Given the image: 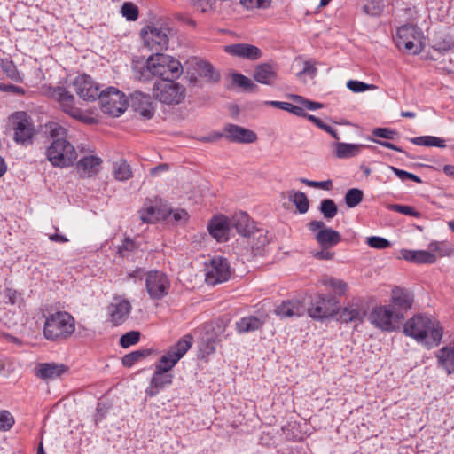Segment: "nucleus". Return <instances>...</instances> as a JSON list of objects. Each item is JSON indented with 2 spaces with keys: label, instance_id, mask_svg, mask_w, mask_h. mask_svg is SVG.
<instances>
[{
  "label": "nucleus",
  "instance_id": "bf43d9fd",
  "mask_svg": "<svg viewBox=\"0 0 454 454\" xmlns=\"http://www.w3.org/2000/svg\"><path fill=\"white\" fill-rule=\"evenodd\" d=\"M312 256L317 260L330 261L334 258L335 253L330 248L321 247L320 250L312 252Z\"/></svg>",
  "mask_w": 454,
  "mask_h": 454
},
{
  "label": "nucleus",
  "instance_id": "c9c22d12",
  "mask_svg": "<svg viewBox=\"0 0 454 454\" xmlns=\"http://www.w3.org/2000/svg\"><path fill=\"white\" fill-rule=\"evenodd\" d=\"M194 69L197 74L205 79L207 82H217L220 78L219 73L213 67V66L204 60H199L195 63Z\"/></svg>",
  "mask_w": 454,
  "mask_h": 454
},
{
  "label": "nucleus",
  "instance_id": "5fc2aeb1",
  "mask_svg": "<svg viewBox=\"0 0 454 454\" xmlns=\"http://www.w3.org/2000/svg\"><path fill=\"white\" fill-rule=\"evenodd\" d=\"M366 244L372 247L377 249H384L390 247V241L387 240L385 238L378 237V236H372L367 238Z\"/></svg>",
  "mask_w": 454,
  "mask_h": 454
},
{
  "label": "nucleus",
  "instance_id": "39448f33",
  "mask_svg": "<svg viewBox=\"0 0 454 454\" xmlns=\"http://www.w3.org/2000/svg\"><path fill=\"white\" fill-rule=\"evenodd\" d=\"M231 225L240 236L249 239L254 251L261 249L269 243L268 231L259 228L257 223L244 211L233 215Z\"/></svg>",
  "mask_w": 454,
  "mask_h": 454
},
{
  "label": "nucleus",
  "instance_id": "37998d69",
  "mask_svg": "<svg viewBox=\"0 0 454 454\" xmlns=\"http://www.w3.org/2000/svg\"><path fill=\"white\" fill-rule=\"evenodd\" d=\"M152 352L153 351L150 349L133 351L129 354L125 355L121 359V363L125 367L130 368L138 361L151 355Z\"/></svg>",
  "mask_w": 454,
  "mask_h": 454
},
{
  "label": "nucleus",
  "instance_id": "f257e3e1",
  "mask_svg": "<svg viewBox=\"0 0 454 454\" xmlns=\"http://www.w3.org/2000/svg\"><path fill=\"white\" fill-rule=\"evenodd\" d=\"M49 137L52 139L46 148V159L53 167L68 168L77 160V152L74 145L67 139V129L58 122L46 124Z\"/></svg>",
  "mask_w": 454,
  "mask_h": 454
},
{
  "label": "nucleus",
  "instance_id": "0eeeda50",
  "mask_svg": "<svg viewBox=\"0 0 454 454\" xmlns=\"http://www.w3.org/2000/svg\"><path fill=\"white\" fill-rule=\"evenodd\" d=\"M403 319V315L391 305L375 306L368 316L369 322L374 327L387 333L395 331Z\"/></svg>",
  "mask_w": 454,
  "mask_h": 454
},
{
  "label": "nucleus",
  "instance_id": "49530a36",
  "mask_svg": "<svg viewBox=\"0 0 454 454\" xmlns=\"http://www.w3.org/2000/svg\"><path fill=\"white\" fill-rule=\"evenodd\" d=\"M320 212L325 218L332 219L337 215L338 208L333 200L325 199L320 204Z\"/></svg>",
  "mask_w": 454,
  "mask_h": 454
},
{
  "label": "nucleus",
  "instance_id": "f704fd0d",
  "mask_svg": "<svg viewBox=\"0 0 454 454\" xmlns=\"http://www.w3.org/2000/svg\"><path fill=\"white\" fill-rule=\"evenodd\" d=\"M365 313L357 304H348L340 311L339 320L341 323L362 322Z\"/></svg>",
  "mask_w": 454,
  "mask_h": 454
},
{
  "label": "nucleus",
  "instance_id": "f8f14e48",
  "mask_svg": "<svg viewBox=\"0 0 454 454\" xmlns=\"http://www.w3.org/2000/svg\"><path fill=\"white\" fill-rule=\"evenodd\" d=\"M306 310L312 319L324 321L339 313V304L333 297L318 294Z\"/></svg>",
  "mask_w": 454,
  "mask_h": 454
},
{
  "label": "nucleus",
  "instance_id": "a211bd4d",
  "mask_svg": "<svg viewBox=\"0 0 454 454\" xmlns=\"http://www.w3.org/2000/svg\"><path fill=\"white\" fill-rule=\"evenodd\" d=\"M102 163L103 160L98 155L90 152L76 161L75 170L80 178H90L100 172Z\"/></svg>",
  "mask_w": 454,
  "mask_h": 454
},
{
  "label": "nucleus",
  "instance_id": "2f4dec72",
  "mask_svg": "<svg viewBox=\"0 0 454 454\" xmlns=\"http://www.w3.org/2000/svg\"><path fill=\"white\" fill-rule=\"evenodd\" d=\"M435 357L437 364L445 371L448 375L454 374V347L445 346L440 348Z\"/></svg>",
  "mask_w": 454,
  "mask_h": 454
},
{
  "label": "nucleus",
  "instance_id": "a19ab883",
  "mask_svg": "<svg viewBox=\"0 0 454 454\" xmlns=\"http://www.w3.org/2000/svg\"><path fill=\"white\" fill-rule=\"evenodd\" d=\"M385 4L383 0H363L364 12L372 17H379L383 12Z\"/></svg>",
  "mask_w": 454,
  "mask_h": 454
},
{
  "label": "nucleus",
  "instance_id": "e433bc0d",
  "mask_svg": "<svg viewBox=\"0 0 454 454\" xmlns=\"http://www.w3.org/2000/svg\"><path fill=\"white\" fill-rule=\"evenodd\" d=\"M114 178L120 182L128 181L132 177V169L126 160L121 159L113 163L112 168Z\"/></svg>",
  "mask_w": 454,
  "mask_h": 454
},
{
  "label": "nucleus",
  "instance_id": "cd10ccee",
  "mask_svg": "<svg viewBox=\"0 0 454 454\" xmlns=\"http://www.w3.org/2000/svg\"><path fill=\"white\" fill-rule=\"evenodd\" d=\"M224 131L226 137L231 142L254 143L257 139V136L254 131L235 124L225 126Z\"/></svg>",
  "mask_w": 454,
  "mask_h": 454
},
{
  "label": "nucleus",
  "instance_id": "4c0bfd02",
  "mask_svg": "<svg viewBox=\"0 0 454 454\" xmlns=\"http://www.w3.org/2000/svg\"><path fill=\"white\" fill-rule=\"evenodd\" d=\"M287 198L295 205V207L299 213L305 214L308 212L309 202L304 192L291 190L287 192Z\"/></svg>",
  "mask_w": 454,
  "mask_h": 454
},
{
  "label": "nucleus",
  "instance_id": "864d4df0",
  "mask_svg": "<svg viewBox=\"0 0 454 454\" xmlns=\"http://www.w3.org/2000/svg\"><path fill=\"white\" fill-rule=\"evenodd\" d=\"M231 78L234 84L247 90H252L256 87V85L253 83V82L244 74H232Z\"/></svg>",
  "mask_w": 454,
  "mask_h": 454
},
{
  "label": "nucleus",
  "instance_id": "6e6d98bb",
  "mask_svg": "<svg viewBox=\"0 0 454 454\" xmlns=\"http://www.w3.org/2000/svg\"><path fill=\"white\" fill-rule=\"evenodd\" d=\"M300 182L313 188H319L323 190H330L333 186L332 180L328 179L325 181H312L306 178H300Z\"/></svg>",
  "mask_w": 454,
  "mask_h": 454
},
{
  "label": "nucleus",
  "instance_id": "423d86ee",
  "mask_svg": "<svg viewBox=\"0 0 454 454\" xmlns=\"http://www.w3.org/2000/svg\"><path fill=\"white\" fill-rule=\"evenodd\" d=\"M9 123L13 130V140L16 144L27 146L33 143L37 129L32 117L24 111H18L9 117Z\"/></svg>",
  "mask_w": 454,
  "mask_h": 454
},
{
  "label": "nucleus",
  "instance_id": "c756f323",
  "mask_svg": "<svg viewBox=\"0 0 454 454\" xmlns=\"http://www.w3.org/2000/svg\"><path fill=\"white\" fill-rule=\"evenodd\" d=\"M414 299L412 294L402 287L395 286L391 291L390 302L400 310L407 311L411 309Z\"/></svg>",
  "mask_w": 454,
  "mask_h": 454
},
{
  "label": "nucleus",
  "instance_id": "6e6552de",
  "mask_svg": "<svg viewBox=\"0 0 454 454\" xmlns=\"http://www.w3.org/2000/svg\"><path fill=\"white\" fill-rule=\"evenodd\" d=\"M152 94L155 99L167 105H178L182 103L186 95V89L174 79L159 81L154 83Z\"/></svg>",
  "mask_w": 454,
  "mask_h": 454
},
{
  "label": "nucleus",
  "instance_id": "412c9836",
  "mask_svg": "<svg viewBox=\"0 0 454 454\" xmlns=\"http://www.w3.org/2000/svg\"><path fill=\"white\" fill-rule=\"evenodd\" d=\"M231 222L224 215H214L207 223V231L212 238L218 242H225L229 239L230 226Z\"/></svg>",
  "mask_w": 454,
  "mask_h": 454
},
{
  "label": "nucleus",
  "instance_id": "ea45409f",
  "mask_svg": "<svg viewBox=\"0 0 454 454\" xmlns=\"http://www.w3.org/2000/svg\"><path fill=\"white\" fill-rule=\"evenodd\" d=\"M410 141L419 146L427 147H439L444 148L446 146L445 140L434 136H421L410 139Z\"/></svg>",
  "mask_w": 454,
  "mask_h": 454
},
{
  "label": "nucleus",
  "instance_id": "20e7f679",
  "mask_svg": "<svg viewBox=\"0 0 454 454\" xmlns=\"http://www.w3.org/2000/svg\"><path fill=\"white\" fill-rule=\"evenodd\" d=\"M75 319L67 311L59 310L49 314L44 321L43 333L47 340L63 342L75 332Z\"/></svg>",
  "mask_w": 454,
  "mask_h": 454
},
{
  "label": "nucleus",
  "instance_id": "4d7b16f0",
  "mask_svg": "<svg viewBox=\"0 0 454 454\" xmlns=\"http://www.w3.org/2000/svg\"><path fill=\"white\" fill-rule=\"evenodd\" d=\"M292 98L296 103L301 105V107H303V109L306 108L308 110H317L323 106L321 103L305 99L303 97L299 95H294Z\"/></svg>",
  "mask_w": 454,
  "mask_h": 454
},
{
  "label": "nucleus",
  "instance_id": "58836bf2",
  "mask_svg": "<svg viewBox=\"0 0 454 454\" xmlns=\"http://www.w3.org/2000/svg\"><path fill=\"white\" fill-rule=\"evenodd\" d=\"M0 71L9 79L21 82L23 81L22 75L20 74L17 67L12 60L3 59L0 60Z\"/></svg>",
  "mask_w": 454,
  "mask_h": 454
},
{
  "label": "nucleus",
  "instance_id": "69168bd1",
  "mask_svg": "<svg viewBox=\"0 0 454 454\" xmlns=\"http://www.w3.org/2000/svg\"><path fill=\"white\" fill-rule=\"evenodd\" d=\"M317 73V68L315 67V62L310 60H307L304 62L303 69L298 74V75L301 74H309L314 76Z\"/></svg>",
  "mask_w": 454,
  "mask_h": 454
},
{
  "label": "nucleus",
  "instance_id": "603ef678",
  "mask_svg": "<svg viewBox=\"0 0 454 454\" xmlns=\"http://www.w3.org/2000/svg\"><path fill=\"white\" fill-rule=\"evenodd\" d=\"M388 168L391 171H393L395 174V176L403 182H404L406 180H411L418 184L422 183L421 178L415 174L410 173V172L403 170V169H399L394 166H388Z\"/></svg>",
  "mask_w": 454,
  "mask_h": 454
},
{
  "label": "nucleus",
  "instance_id": "e2e57ef3",
  "mask_svg": "<svg viewBox=\"0 0 454 454\" xmlns=\"http://www.w3.org/2000/svg\"><path fill=\"white\" fill-rule=\"evenodd\" d=\"M282 110H285L288 113H291L296 116H305L306 115V113L303 109V107L301 106H296V105H293L291 103H288V102H284V106H283V108Z\"/></svg>",
  "mask_w": 454,
  "mask_h": 454
},
{
  "label": "nucleus",
  "instance_id": "a878e982",
  "mask_svg": "<svg viewBox=\"0 0 454 454\" xmlns=\"http://www.w3.org/2000/svg\"><path fill=\"white\" fill-rule=\"evenodd\" d=\"M333 148V156L337 159H350L356 157L364 148H372V145L364 144H354L345 142H336L332 145Z\"/></svg>",
  "mask_w": 454,
  "mask_h": 454
},
{
  "label": "nucleus",
  "instance_id": "79ce46f5",
  "mask_svg": "<svg viewBox=\"0 0 454 454\" xmlns=\"http://www.w3.org/2000/svg\"><path fill=\"white\" fill-rule=\"evenodd\" d=\"M321 282L325 286L339 295L344 294L347 291V283L341 279L326 276L322 278Z\"/></svg>",
  "mask_w": 454,
  "mask_h": 454
},
{
  "label": "nucleus",
  "instance_id": "b1692460",
  "mask_svg": "<svg viewBox=\"0 0 454 454\" xmlns=\"http://www.w3.org/2000/svg\"><path fill=\"white\" fill-rule=\"evenodd\" d=\"M64 364L41 363L35 368V375L43 380H55L68 372Z\"/></svg>",
  "mask_w": 454,
  "mask_h": 454
},
{
  "label": "nucleus",
  "instance_id": "393cba45",
  "mask_svg": "<svg viewBox=\"0 0 454 454\" xmlns=\"http://www.w3.org/2000/svg\"><path fill=\"white\" fill-rule=\"evenodd\" d=\"M173 375L155 368V371L150 380L149 385L145 389V395L153 397L167 386L172 384Z\"/></svg>",
  "mask_w": 454,
  "mask_h": 454
},
{
  "label": "nucleus",
  "instance_id": "9b49d317",
  "mask_svg": "<svg viewBox=\"0 0 454 454\" xmlns=\"http://www.w3.org/2000/svg\"><path fill=\"white\" fill-rule=\"evenodd\" d=\"M193 337L191 334H185L175 345L164 354L159 360L155 368L170 373L178 361L186 354L192 345Z\"/></svg>",
  "mask_w": 454,
  "mask_h": 454
},
{
  "label": "nucleus",
  "instance_id": "5701e85b",
  "mask_svg": "<svg viewBox=\"0 0 454 454\" xmlns=\"http://www.w3.org/2000/svg\"><path fill=\"white\" fill-rule=\"evenodd\" d=\"M224 51L231 56L248 60H257L262 56V51L257 46L249 43L226 45Z\"/></svg>",
  "mask_w": 454,
  "mask_h": 454
},
{
  "label": "nucleus",
  "instance_id": "0e129e2a",
  "mask_svg": "<svg viewBox=\"0 0 454 454\" xmlns=\"http://www.w3.org/2000/svg\"><path fill=\"white\" fill-rule=\"evenodd\" d=\"M215 345H216V341L215 339H212V338L207 339L200 346V351L203 352L204 354L209 356V355L215 353Z\"/></svg>",
  "mask_w": 454,
  "mask_h": 454
},
{
  "label": "nucleus",
  "instance_id": "2eb2a0df",
  "mask_svg": "<svg viewBox=\"0 0 454 454\" xmlns=\"http://www.w3.org/2000/svg\"><path fill=\"white\" fill-rule=\"evenodd\" d=\"M48 94L52 99L59 103V106L66 114L74 119L87 121L82 111L75 107L74 97L70 91L63 87H54L49 90Z\"/></svg>",
  "mask_w": 454,
  "mask_h": 454
},
{
  "label": "nucleus",
  "instance_id": "3c124183",
  "mask_svg": "<svg viewBox=\"0 0 454 454\" xmlns=\"http://www.w3.org/2000/svg\"><path fill=\"white\" fill-rule=\"evenodd\" d=\"M140 339V333L137 331H130L123 334L120 338V345L122 348H129L137 344Z\"/></svg>",
  "mask_w": 454,
  "mask_h": 454
},
{
  "label": "nucleus",
  "instance_id": "4468645a",
  "mask_svg": "<svg viewBox=\"0 0 454 454\" xmlns=\"http://www.w3.org/2000/svg\"><path fill=\"white\" fill-rule=\"evenodd\" d=\"M168 32L167 27H145L140 33L144 46L155 53L165 51L169 43Z\"/></svg>",
  "mask_w": 454,
  "mask_h": 454
},
{
  "label": "nucleus",
  "instance_id": "473e14b6",
  "mask_svg": "<svg viewBox=\"0 0 454 454\" xmlns=\"http://www.w3.org/2000/svg\"><path fill=\"white\" fill-rule=\"evenodd\" d=\"M264 323L265 318L254 315H249L247 317H243L239 321H237L235 324V327L236 331L239 333L243 334L261 329L263 326Z\"/></svg>",
  "mask_w": 454,
  "mask_h": 454
},
{
  "label": "nucleus",
  "instance_id": "f03ea898",
  "mask_svg": "<svg viewBox=\"0 0 454 454\" xmlns=\"http://www.w3.org/2000/svg\"><path fill=\"white\" fill-rule=\"evenodd\" d=\"M403 332L427 348L437 347L442 342L444 328L436 318L419 313L409 318L403 325Z\"/></svg>",
  "mask_w": 454,
  "mask_h": 454
},
{
  "label": "nucleus",
  "instance_id": "13d9d810",
  "mask_svg": "<svg viewBox=\"0 0 454 454\" xmlns=\"http://www.w3.org/2000/svg\"><path fill=\"white\" fill-rule=\"evenodd\" d=\"M240 4L247 10L257 8H267L270 4V0H240Z\"/></svg>",
  "mask_w": 454,
  "mask_h": 454
},
{
  "label": "nucleus",
  "instance_id": "72a5a7b5",
  "mask_svg": "<svg viewBox=\"0 0 454 454\" xmlns=\"http://www.w3.org/2000/svg\"><path fill=\"white\" fill-rule=\"evenodd\" d=\"M254 79L259 83L272 85L277 79V71L270 64L258 65L254 70Z\"/></svg>",
  "mask_w": 454,
  "mask_h": 454
},
{
  "label": "nucleus",
  "instance_id": "dca6fc26",
  "mask_svg": "<svg viewBox=\"0 0 454 454\" xmlns=\"http://www.w3.org/2000/svg\"><path fill=\"white\" fill-rule=\"evenodd\" d=\"M205 279L208 285L215 286L227 281L231 277V269L227 259L214 257L205 266Z\"/></svg>",
  "mask_w": 454,
  "mask_h": 454
},
{
  "label": "nucleus",
  "instance_id": "a18cd8bd",
  "mask_svg": "<svg viewBox=\"0 0 454 454\" xmlns=\"http://www.w3.org/2000/svg\"><path fill=\"white\" fill-rule=\"evenodd\" d=\"M364 198V192L358 188H351L345 194V203L348 208H353L359 205Z\"/></svg>",
  "mask_w": 454,
  "mask_h": 454
},
{
  "label": "nucleus",
  "instance_id": "bb28decb",
  "mask_svg": "<svg viewBox=\"0 0 454 454\" xmlns=\"http://www.w3.org/2000/svg\"><path fill=\"white\" fill-rule=\"evenodd\" d=\"M131 106L141 116L150 119L154 114V107L149 95L136 91L131 95Z\"/></svg>",
  "mask_w": 454,
  "mask_h": 454
},
{
  "label": "nucleus",
  "instance_id": "9d476101",
  "mask_svg": "<svg viewBox=\"0 0 454 454\" xmlns=\"http://www.w3.org/2000/svg\"><path fill=\"white\" fill-rule=\"evenodd\" d=\"M145 286L149 298L153 301H160L169 294L171 281L165 272L151 270L145 274Z\"/></svg>",
  "mask_w": 454,
  "mask_h": 454
},
{
  "label": "nucleus",
  "instance_id": "680f3d73",
  "mask_svg": "<svg viewBox=\"0 0 454 454\" xmlns=\"http://www.w3.org/2000/svg\"><path fill=\"white\" fill-rule=\"evenodd\" d=\"M394 210H395L398 213H401L405 215H411L414 217H419L420 213L415 210L412 207L405 206V205H394L393 206Z\"/></svg>",
  "mask_w": 454,
  "mask_h": 454
},
{
  "label": "nucleus",
  "instance_id": "aec40b11",
  "mask_svg": "<svg viewBox=\"0 0 454 454\" xmlns=\"http://www.w3.org/2000/svg\"><path fill=\"white\" fill-rule=\"evenodd\" d=\"M131 309L128 300L114 297V301L108 306L109 321L114 326L121 325L129 318Z\"/></svg>",
  "mask_w": 454,
  "mask_h": 454
},
{
  "label": "nucleus",
  "instance_id": "c03bdc74",
  "mask_svg": "<svg viewBox=\"0 0 454 454\" xmlns=\"http://www.w3.org/2000/svg\"><path fill=\"white\" fill-rule=\"evenodd\" d=\"M428 251L437 257L450 256L453 250L445 241H432L428 244Z\"/></svg>",
  "mask_w": 454,
  "mask_h": 454
},
{
  "label": "nucleus",
  "instance_id": "f3484780",
  "mask_svg": "<svg viewBox=\"0 0 454 454\" xmlns=\"http://www.w3.org/2000/svg\"><path fill=\"white\" fill-rule=\"evenodd\" d=\"M308 227L315 234L314 238L320 247L332 248L341 241L340 233L330 227H326L323 221H311L309 223Z\"/></svg>",
  "mask_w": 454,
  "mask_h": 454
},
{
  "label": "nucleus",
  "instance_id": "4be33fe9",
  "mask_svg": "<svg viewBox=\"0 0 454 454\" xmlns=\"http://www.w3.org/2000/svg\"><path fill=\"white\" fill-rule=\"evenodd\" d=\"M306 312L305 305L297 299L283 301L275 309V314L281 319L300 317Z\"/></svg>",
  "mask_w": 454,
  "mask_h": 454
},
{
  "label": "nucleus",
  "instance_id": "6ab92c4d",
  "mask_svg": "<svg viewBox=\"0 0 454 454\" xmlns=\"http://www.w3.org/2000/svg\"><path fill=\"white\" fill-rule=\"evenodd\" d=\"M73 87L76 94L87 101L96 100L100 93L98 84L87 74L78 75L73 81Z\"/></svg>",
  "mask_w": 454,
  "mask_h": 454
},
{
  "label": "nucleus",
  "instance_id": "de8ad7c7",
  "mask_svg": "<svg viewBox=\"0 0 454 454\" xmlns=\"http://www.w3.org/2000/svg\"><path fill=\"white\" fill-rule=\"evenodd\" d=\"M121 13L128 20L134 21L138 18V8L131 2H125L121 6Z\"/></svg>",
  "mask_w": 454,
  "mask_h": 454
},
{
  "label": "nucleus",
  "instance_id": "ddd939ff",
  "mask_svg": "<svg viewBox=\"0 0 454 454\" xmlns=\"http://www.w3.org/2000/svg\"><path fill=\"white\" fill-rule=\"evenodd\" d=\"M422 33L414 25H403L396 31L395 42L398 48H403L407 51L418 54L421 51Z\"/></svg>",
  "mask_w": 454,
  "mask_h": 454
},
{
  "label": "nucleus",
  "instance_id": "c85d7f7f",
  "mask_svg": "<svg viewBox=\"0 0 454 454\" xmlns=\"http://www.w3.org/2000/svg\"><path fill=\"white\" fill-rule=\"evenodd\" d=\"M160 201V200L157 197L145 201L144 207L138 211L139 217L143 223H153L164 216V214L159 207Z\"/></svg>",
  "mask_w": 454,
  "mask_h": 454
},
{
  "label": "nucleus",
  "instance_id": "8fccbe9b",
  "mask_svg": "<svg viewBox=\"0 0 454 454\" xmlns=\"http://www.w3.org/2000/svg\"><path fill=\"white\" fill-rule=\"evenodd\" d=\"M347 87L348 90L356 93L364 92L366 90H373L376 89V86L373 84H368L357 80H349L347 82Z\"/></svg>",
  "mask_w": 454,
  "mask_h": 454
},
{
  "label": "nucleus",
  "instance_id": "7c9ffc66",
  "mask_svg": "<svg viewBox=\"0 0 454 454\" xmlns=\"http://www.w3.org/2000/svg\"><path fill=\"white\" fill-rule=\"evenodd\" d=\"M401 255L405 261L417 264H434L436 262V255L428 250L402 249Z\"/></svg>",
  "mask_w": 454,
  "mask_h": 454
},
{
  "label": "nucleus",
  "instance_id": "7ed1b4c3",
  "mask_svg": "<svg viewBox=\"0 0 454 454\" xmlns=\"http://www.w3.org/2000/svg\"><path fill=\"white\" fill-rule=\"evenodd\" d=\"M183 73L180 61L172 56L156 52L149 56L145 66L141 71L140 79L160 77V81L177 79Z\"/></svg>",
  "mask_w": 454,
  "mask_h": 454
},
{
  "label": "nucleus",
  "instance_id": "338daca9",
  "mask_svg": "<svg viewBox=\"0 0 454 454\" xmlns=\"http://www.w3.org/2000/svg\"><path fill=\"white\" fill-rule=\"evenodd\" d=\"M373 142L380 145L381 146L383 147H386V148H388V149H391V150H394V151H396V152H400V153H403V149L390 142H387V141H381V140H377V139H372Z\"/></svg>",
  "mask_w": 454,
  "mask_h": 454
},
{
  "label": "nucleus",
  "instance_id": "09e8293b",
  "mask_svg": "<svg viewBox=\"0 0 454 454\" xmlns=\"http://www.w3.org/2000/svg\"><path fill=\"white\" fill-rule=\"evenodd\" d=\"M14 423L15 419L9 411L0 410V431H9Z\"/></svg>",
  "mask_w": 454,
  "mask_h": 454
},
{
  "label": "nucleus",
  "instance_id": "1a4fd4ad",
  "mask_svg": "<svg viewBox=\"0 0 454 454\" xmlns=\"http://www.w3.org/2000/svg\"><path fill=\"white\" fill-rule=\"evenodd\" d=\"M98 98L102 112L113 117L121 115L128 106L126 95L115 87H108L100 91Z\"/></svg>",
  "mask_w": 454,
  "mask_h": 454
},
{
  "label": "nucleus",
  "instance_id": "052dcab7",
  "mask_svg": "<svg viewBox=\"0 0 454 454\" xmlns=\"http://www.w3.org/2000/svg\"><path fill=\"white\" fill-rule=\"evenodd\" d=\"M372 135L377 137L394 139L396 132L387 128H376L372 130Z\"/></svg>",
  "mask_w": 454,
  "mask_h": 454
},
{
  "label": "nucleus",
  "instance_id": "774afa93",
  "mask_svg": "<svg viewBox=\"0 0 454 454\" xmlns=\"http://www.w3.org/2000/svg\"><path fill=\"white\" fill-rule=\"evenodd\" d=\"M173 218L176 221L187 220L188 214L184 209H177V210L173 212Z\"/></svg>",
  "mask_w": 454,
  "mask_h": 454
}]
</instances>
